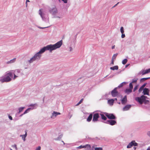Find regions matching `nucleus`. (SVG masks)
<instances>
[{
  "mask_svg": "<svg viewBox=\"0 0 150 150\" xmlns=\"http://www.w3.org/2000/svg\"><path fill=\"white\" fill-rule=\"evenodd\" d=\"M138 144L134 140H133L129 144L127 147V148H130L133 146H138Z\"/></svg>",
  "mask_w": 150,
  "mask_h": 150,
  "instance_id": "nucleus-6",
  "label": "nucleus"
},
{
  "mask_svg": "<svg viewBox=\"0 0 150 150\" xmlns=\"http://www.w3.org/2000/svg\"><path fill=\"white\" fill-rule=\"evenodd\" d=\"M8 118H9V119L10 120H12V117L10 115H9L8 116Z\"/></svg>",
  "mask_w": 150,
  "mask_h": 150,
  "instance_id": "nucleus-47",
  "label": "nucleus"
},
{
  "mask_svg": "<svg viewBox=\"0 0 150 150\" xmlns=\"http://www.w3.org/2000/svg\"><path fill=\"white\" fill-rule=\"evenodd\" d=\"M37 26V27L39 28H40V29H44V28H48L49 26H48V27H40V26Z\"/></svg>",
  "mask_w": 150,
  "mask_h": 150,
  "instance_id": "nucleus-37",
  "label": "nucleus"
},
{
  "mask_svg": "<svg viewBox=\"0 0 150 150\" xmlns=\"http://www.w3.org/2000/svg\"><path fill=\"white\" fill-rule=\"evenodd\" d=\"M25 107H21L18 108V113H19L23 111V110L25 108Z\"/></svg>",
  "mask_w": 150,
  "mask_h": 150,
  "instance_id": "nucleus-25",
  "label": "nucleus"
},
{
  "mask_svg": "<svg viewBox=\"0 0 150 150\" xmlns=\"http://www.w3.org/2000/svg\"><path fill=\"white\" fill-rule=\"evenodd\" d=\"M64 3H67V0H61Z\"/></svg>",
  "mask_w": 150,
  "mask_h": 150,
  "instance_id": "nucleus-46",
  "label": "nucleus"
},
{
  "mask_svg": "<svg viewBox=\"0 0 150 150\" xmlns=\"http://www.w3.org/2000/svg\"><path fill=\"white\" fill-rule=\"evenodd\" d=\"M149 91L148 89L145 88L144 89L143 92L144 95H149Z\"/></svg>",
  "mask_w": 150,
  "mask_h": 150,
  "instance_id": "nucleus-15",
  "label": "nucleus"
},
{
  "mask_svg": "<svg viewBox=\"0 0 150 150\" xmlns=\"http://www.w3.org/2000/svg\"><path fill=\"white\" fill-rule=\"evenodd\" d=\"M44 98H43V102L44 101Z\"/></svg>",
  "mask_w": 150,
  "mask_h": 150,
  "instance_id": "nucleus-63",
  "label": "nucleus"
},
{
  "mask_svg": "<svg viewBox=\"0 0 150 150\" xmlns=\"http://www.w3.org/2000/svg\"><path fill=\"white\" fill-rule=\"evenodd\" d=\"M62 142L63 143L64 142L63 141H62Z\"/></svg>",
  "mask_w": 150,
  "mask_h": 150,
  "instance_id": "nucleus-64",
  "label": "nucleus"
},
{
  "mask_svg": "<svg viewBox=\"0 0 150 150\" xmlns=\"http://www.w3.org/2000/svg\"><path fill=\"white\" fill-rule=\"evenodd\" d=\"M114 99V100H117V99L116 98H115Z\"/></svg>",
  "mask_w": 150,
  "mask_h": 150,
  "instance_id": "nucleus-60",
  "label": "nucleus"
},
{
  "mask_svg": "<svg viewBox=\"0 0 150 150\" xmlns=\"http://www.w3.org/2000/svg\"><path fill=\"white\" fill-rule=\"evenodd\" d=\"M14 75V77H13V79L15 80L16 79L17 77H18V76H17L16 74H15L13 73V74Z\"/></svg>",
  "mask_w": 150,
  "mask_h": 150,
  "instance_id": "nucleus-34",
  "label": "nucleus"
},
{
  "mask_svg": "<svg viewBox=\"0 0 150 150\" xmlns=\"http://www.w3.org/2000/svg\"><path fill=\"white\" fill-rule=\"evenodd\" d=\"M22 70L17 69L7 72L6 73V76L0 77V81L2 83L8 82L11 81L13 77V73L15 74L17 76H23L24 75L23 73L21 72Z\"/></svg>",
  "mask_w": 150,
  "mask_h": 150,
  "instance_id": "nucleus-2",
  "label": "nucleus"
},
{
  "mask_svg": "<svg viewBox=\"0 0 150 150\" xmlns=\"http://www.w3.org/2000/svg\"><path fill=\"white\" fill-rule=\"evenodd\" d=\"M26 2H30L29 0H26Z\"/></svg>",
  "mask_w": 150,
  "mask_h": 150,
  "instance_id": "nucleus-59",
  "label": "nucleus"
},
{
  "mask_svg": "<svg viewBox=\"0 0 150 150\" xmlns=\"http://www.w3.org/2000/svg\"><path fill=\"white\" fill-rule=\"evenodd\" d=\"M27 130H25V134L24 135H21L20 136V137H22V138L23 140L24 141H25V138L27 137Z\"/></svg>",
  "mask_w": 150,
  "mask_h": 150,
  "instance_id": "nucleus-17",
  "label": "nucleus"
},
{
  "mask_svg": "<svg viewBox=\"0 0 150 150\" xmlns=\"http://www.w3.org/2000/svg\"><path fill=\"white\" fill-rule=\"evenodd\" d=\"M147 71H148V73H150V68L149 69H147Z\"/></svg>",
  "mask_w": 150,
  "mask_h": 150,
  "instance_id": "nucleus-52",
  "label": "nucleus"
},
{
  "mask_svg": "<svg viewBox=\"0 0 150 150\" xmlns=\"http://www.w3.org/2000/svg\"><path fill=\"white\" fill-rule=\"evenodd\" d=\"M114 60L112 59V62H111V64H112V65L114 64Z\"/></svg>",
  "mask_w": 150,
  "mask_h": 150,
  "instance_id": "nucleus-49",
  "label": "nucleus"
},
{
  "mask_svg": "<svg viewBox=\"0 0 150 150\" xmlns=\"http://www.w3.org/2000/svg\"><path fill=\"white\" fill-rule=\"evenodd\" d=\"M115 45H113L112 46V49H114L115 48Z\"/></svg>",
  "mask_w": 150,
  "mask_h": 150,
  "instance_id": "nucleus-51",
  "label": "nucleus"
},
{
  "mask_svg": "<svg viewBox=\"0 0 150 150\" xmlns=\"http://www.w3.org/2000/svg\"><path fill=\"white\" fill-rule=\"evenodd\" d=\"M144 102L145 104H148L149 103V100H145L144 101Z\"/></svg>",
  "mask_w": 150,
  "mask_h": 150,
  "instance_id": "nucleus-31",
  "label": "nucleus"
},
{
  "mask_svg": "<svg viewBox=\"0 0 150 150\" xmlns=\"http://www.w3.org/2000/svg\"><path fill=\"white\" fill-rule=\"evenodd\" d=\"M70 51H71L72 50V49L71 47H69Z\"/></svg>",
  "mask_w": 150,
  "mask_h": 150,
  "instance_id": "nucleus-53",
  "label": "nucleus"
},
{
  "mask_svg": "<svg viewBox=\"0 0 150 150\" xmlns=\"http://www.w3.org/2000/svg\"><path fill=\"white\" fill-rule=\"evenodd\" d=\"M60 114L61 113L60 112L54 111L52 114V115L51 116V118L53 119H54L57 115Z\"/></svg>",
  "mask_w": 150,
  "mask_h": 150,
  "instance_id": "nucleus-11",
  "label": "nucleus"
},
{
  "mask_svg": "<svg viewBox=\"0 0 150 150\" xmlns=\"http://www.w3.org/2000/svg\"><path fill=\"white\" fill-rule=\"evenodd\" d=\"M55 140H59V137L57 138V139H55Z\"/></svg>",
  "mask_w": 150,
  "mask_h": 150,
  "instance_id": "nucleus-58",
  "label": "nucleus"
},
{
  "mask_svg": "<svg viewBox=\"0 0 150 150\" xmlns=\"http://www.w3.org/2000/svg\"><path fill=\"white\" fill-rule=\"evenodd\" d=\"M134 149H136V147H134Z\"/></svg>",
  "mask_w": 150,
  "mask_h": 150,
  "instance_id": "nucleus-62",
  "label": "nucleus"
},
{
  "mask_svg": "<svg viewBox=\"0 0 150 150\" xmlns=\"http://www.w3.org/2000/svg\"><path fill=\"white\" fill-rule=\"evenodd\" d=\"M105 115L110 120L115 119L116 117L112 114H108L105 112Z\"/></svg>",
  "mask_w": 150,
  "mask_h": 150,
  "instance_id": "nucleus-8",
  "label": "nucleus"
},
{
  "mask_svg": "<svg viewBox=\"0 0 150 150\" xmlns=\"http://www.w3.org/2000/svg\"><path fill=\"white\" fill-rule=\"evenodd\" d=\"M12 146L13 148H15L16 149H17V147L16 146V144L12 145Z\"/></svg>",
  "mask_w": 150,
  "mask_h": 150,
  "instance_id": "nucleus-44",
  "label": "nucleus"
},
{
  "mask_svg": "<svg viewBox=\"0 0 150 150\" xmlns=\"http://www.w3.org/2000/svg\"><path fill=\"white\" fill-rule=\"evenodd\" d=\"M122 104L123 105H125L127 101V96H125L121 100Z\"/></svg>",
  "mask_w": 150,
  "mask_h": 150,
  "instance_id": "nucleus-12",
  "label": "nucleus"
},
{
  "mask_svg": "<svg viewBox=\"0 0 150 150\" xmlns=\"http://www.w3.org/2000/svg\"><path fill=\"white\" fill-rule=\"evenodd\" d=\"M83 98L81 99V100L79 101V102L76 104V105H79L83 101Z\"/></svg>",
  "mask_w": 150,
  "mask_h": 150,
  "instance_id": "nucleus-35",
  "label": "nucleus"
},
{
  "mask_svg": "<svg viewBox=\"0 0 150 150\" xmlns=\"http://www.w3.org/2000/svg\"><path fill=\"white\" fill-rule=\"evenodd\" d=\"M37 106V104L35 103V104H31L30 105H29V106H30V107H32V108H34V107L35 106Z\"/></svg>",
  "mask_w": 150,
  "mask_h": 150,
  "instance_id": "nucleus-30",
  "label": "nucleus"
},
{
  "mask_svg": "<svg viewBox=\"0 0 150 150\" xmlns=\"http://www.w3.org/2000/svg\"><path fill=\"white\" fill-rule=\"evenodd\" d=\"M137 79H133L132 80V81L131 83H136L137 82Z\"/></svg>",
  "mask_w": 150,
  "mask_h": 150,
  "instance_id": "nucleus-36",
  "label": "nucleus"
},
{
  "mask_svg": "<svg viewBox=\"0 0 150 150\" xmlns=\"http://www.w3.org/2000/svg\"><path fill=\"white\" fill-rule=\"evenodd\" d=\"M72 114H71L70 113H69V119H70L71 117L72 116Z\"/></svg>",
  "mask_w": 150,
  "mask_h": 150,
  "instance_id": "nucleus-48",
  "label": "nucleus"
},
{
  "mask_svg": "<svg viewBox=\"0 0 150 150\" xmlns=\"http://www.w3.org/2000/svg\"><path fill=\"white\" fill-rule=\"evenodd\" d=\"M125 93L127 94H129L132 92V89L130 88L127 89L125 91Z\"/></svg>",
  "mask_w": 150,
  "mask_h": 150,
  "instance_id": "nucleus-23",
  "label": "nucleus"
},
{
  "mask_svg": "<svg viewBox=\"0 0 150 150\" xmlns=\"http://www.w3.org/2000/svg\"><path fill=\"white\" fill-rule=\"evenodd\" d=\"M114 100L112 99H110L108 100V104L110 105H112L114 102Z\"/></svg>",
  "mask_w": 150,
  "mask_h": 150,
  "instance_id": "nucleus-19",
  "label": "nucleus"
},
{
  "mask_svg": "<svg viewBox=\"0 0 150 150\" xmlns=\"http://www.w3.org/2000/svg\"><path fill=\"white\" fill-rule=\"evenodd\" d=\"M117 103L118 104H120V102H117Z\"/></svg>",
  "mask_w": 150,
  "mask_h": 150,
  "instance_id": "nucleus-61",
  "label": "nucleus"
},
{
  "mask_svg": "<svg viewBox=\"0 0 150 150\" xmlns=\"http://www.w3.org/2000/svg\"><path fill=\"white\" fill-rule=\"evenodd\" d=\"M93 115L92 114H90L88 118L87 119V121L88 122H90L92 118Z\"/></svg>",
  "mask_w": 150,
  "mask_h": 150,
  "instance_id": "nucleus-18",
  "label": "nucleus"
},
{
  "mask_svg": "<svg viewBox=\"0 0 150 150\" xmlns=\"http://www.w3.org/2000/svg\"><path fill=\"white\" fill-rule=\"evenodd\" d=\"M117 55V53L114 54L112 57V59L114 60L115 59Z\"/></svg>",
  "mask_w": 150,
  "mask_h": 150,
  "instance_id": "nucleus-29",
  "label": "nucleus"
},
{
  "mask_svg": "<svg viewBox=\"0 0 150 150\" xmlns=\"http://www.w3.org/2000/svg\"><path fill=\"white\" fill-rule=\"evenodd\" d=\"M62 44V40H61L54 44H50L43 47L40 49L38 52L36 53L30 60H28V63L29 64H30L35 61L39 60L41 57L42 54L45 51L48 50L50 52H52L53 50L60 48Z\"/></svg>",
  "mask_w": 150,
  "mask_h": 150,
  "instance_id": "nucleus-1",
  "label": "nucleus"
},
{
  "mask_svg": "<svg viewBox=\"0 0 150 150\" xmlns=\"http://www.w3.org/2000/svg\"><path fill=\"white\" fill-rule=\"evenodd\" d=\"M129 65V64L126 65L125 66V67H127Z\"/></svg>",
  "mask_w": 150,
  "mask_h": 150,
  "instance_id": "nucleus-55",
  "label": "nucleus"
},
{
  "mask_svg": "<svg viewBox=\"0 0 150 150\" xmlns=\"http://www.w3.org/2000/svg\"><path fill=\"white\" fill-rule=\"evenodd\" d=\"M131 105H127L124 107L123 108V111H126L128 110L131 107Z\"/></svg>",
  "mask_w": 150,
  "mask_h": 150,
  "instance_id": "nucleus-16",
  "label": "nucleus"
},
{
  "mask_svg": "<svg viewBox=\"0 0 150 150\" xmlns=\"http://www.w3.org/2000/svg\"><path fill=\"white\" fill-rule=\"evenodd\" d=\"M100 114L98 113H95L93 114L92 121L94 122L98 121V118L99 117Z\"/></svg>",
  "mask_w": 150,
  "mask_h": 150,
  "instance_id": "nucleus-7",
  "label": "nucleus"
},
{
  "mask_svg": "<svg viewBox=\"0 0 150 150\" xmlns=\"http://www.w3.org/2000/svg\"><path fill=\"white\" fill-rule=\"evenodd\" d=\"M148 73L147 69L146 70H142L138 73V75H141V74L144 75Z\"/></svg>",
  "mask_w": 150,
  "mask_h": 150,
  "instance_id": "nucleus-13",
  "label": "nucleus"
},
{
  "mask_svg": "<svg viewBox=\"0 0 150 150\" xmlns=\"http://www.w3.org/2000/svg\"><path fill=\"white\" fill-rule=\"evenodd\" d=\"M149 79H150V77L143 78L141 79L140 81L141 82H143Z\"/></svg>",
  "mask_w": 150,
  "mask_h": 150,
  "instance_id": "nucleus-27",
  "label": "nucleus"
},
{
  "mask_svg": "<svg viewBox=\"0 0 150 150\" xmlns=\"http://www.w3.org/2000/svg\"><path fill=\"white\" fill-rule=\"evenodd\" d=\"M87 148L90 149L91 148V146L90 145L86 144L84 146L81 145L78 147V149H81V148Z\"/></svg>",
  "mask_w": 150,
  "mask_h": 150,
  "instance_id": "nucleus-14",
  "label": "nucleus"
},
{
  "mask_svg": "<svg viewBox=\"0 0 150 150\" xmlns=\"http://www.w3.org/2000/svg\"><path fill=\"white\" fill-rule=\"evenodd\" d=\"M119 2H118L112 8H114L119 3Z\"/></svg>",
  "mask_w": 150,
  "mask_h": 150,
  "instance_id": "nucleus-50",
  "label": "nucleus"
},
{
  "mask_svg": "<svg viewBox=\"0 0 150 150\" xmlns=\"http://www.w3.org/2000/svg\"><path fill=\"white\" fill-rule=\"evenodd\" d=\"M120 32L122 33H124V28L123 27H121L120 28Z\"/></svg>",
  "mask_w": 150,
  "mask_h": 150,
  "instance_id": "nucleus-33",
  "label": "nucleus"
},
{
  "mask_svg": "<svg viewBox=\"0 0 150 150\" xmlns=\"http://www.w3.org/2000/svg\"><path fill=\"white\" fill-rule=\"evenodd\" d=\"M147 135L148 136L150 137V131H149L147 132Z\"/></svg>",
  "mask_w": 150,
  "mask_h": 150,
  "instance_id": "nucleus-43",
  "label": "nucleus"
},
{
  "mask_svg": "<svg viewBox=\"0 0 150 150\" xmlns=\"http://www.w3.org/2000/svg\"><path fill=\"white\" fill-rule=\"evenodd\" d=\"M138 88V86H136L134 88L133 91L134 92Z\"/></svg>",
  "mask_w": 150,
  "mask_h": 150,
  "instance_id": "nucleus-38",
  "label": "nucleus"
},
{
  "mask_svg": "<svg viewBox=\"0 0 150 150\" xmlns=\"http://www.w3.org/2000/svg\"><path fill=\"white\" fill-rule=\"evenodd\" d=\"M122 35H121V37L122 38H125V34H124L123 33H122Z\"/></svg>",
  "mask_w": 150,
  "mask_h": 150,
  "instance_id": "nucleus-45",
  "label": "nucleus"
},
{
  "mask_svg": "<svg viewBox=\"0 0 150 150\" xmlns=\"http://www.w3.org/2000/svg\"><path fill=\"white\" fill-rule=\"evenodd\" d=\"M34 109V108H28L27 110H26L24 112L23 114H25L29 112L31 110H33Z\"/></svg>",
  "mask_w": 150,
  "mask_h": 150,
  "instance_id": "nucleus-22",
  "label": "nucleus"
},
{
  "mask_svg": "<svg viewBox=\"0 0 150 150\" xmlns=\"http://www.w3.org/2000/svg\"><path fill=\"white\" fill-rule=\"evenodd\" d=\"M16 60V58H14L13 59L11 60L10 61H8L7 62V64H11L14 62Z\"/></svg>",
  "mask_w": 150,
  "mask_h": 150,
  "instance_id": "nucleus-21",
  "label": "nucleus"
},
{
  "mask_svg": "<svg viewBox=\"0 0 150 150\" xmlns=\"http://www.w3.org/2000/svg\"><path fill=\"white\" fill-rule=\"evenodd\" d=\"M39 14L42 18L43 21L48 23L49 22V18H48L46 19V18L45 16V14L42 13L41 9H40L39 10Z\"/></svg>",
  "mask_w": 150,
  "mask_h": 150,
  "instance_id": "nucleus-5",
  "label": "nucleus"
},
{
  "mask_svg": "<svg viewBox=\"0 0 150 150\" xmlns=\"http://www.w3.org/2000/svg\"><path fill=\"white\" fill-rule=\"evenodd\" d=\"M129 88H130L132 89L133 88V85H132V83H130L129 84Z\"/></svg>",
  "mask_w": 150,
  "mask_h": 150,
  "instance_id": "nucleus-32",
  "label": "nucleus"
},
{
  "mask_svg": "<svg viewBox=\"0 0 150 150\" xmlns=\"http://www.w3.org/2000/svg\"><path fill=\"white\" fill-rule=\"evenodd\" d=\"M92 148H94L95 150H102L103 148L101 147H94V146H93L92 147Z\"/></svg>",
  "mask_w": 150,
  "mask_h": 150,
  "instance_id": "nucleus-26",
  "label": "nucleus"
},
{
  "mask_svg": "<svg viewBox=\"0 0 150 150\" xmlns=\"http://www.w3.org/2000/svg\"><path fill=\"white\" fill-rule=\"evenodd\" d=\"M127 62V59H125L124 60H123L122 61V64H125Z\"/></svg>",
  "mask_w": 150,
  "mask_h": 150,
  "instance_id": "nucleus-28",
  "label": "nucleus"
},
{
  "mask_svg": "<svg viewBox=\"0 0 150 150\" xmlns=\"http://www.w3.org/2000/svg\"><path fill=\"white\" fill-rule=\"evenodd\" d=\"M148 98L144 95H142L140 97H136L135 98L136 100L140 104H142L144 100Z\"/></svg>",
  "mask_w": 150,
  "mask_h": 150,
  "instance_id": "nucleus-4",
  "label": "nucleus"
},
{
  "mask_svg": "<svg viewBox=\"0 0 150 150\" xmlns=\"http://www.w3.org/2000/svg\"><path fill=\"white\" fill-rule=\"evenodd\" d=\"M49 12L53 16L54 18H61V17L57 16V14L58 11L57 8L55 7L50 8L49 9Z\"/></svg>",
  "mask_w": 150,
  "mask_h": 150,
  "instance_id": "nucleus-3",
  "label": "nucleus"
},
{
  "mask_svg": "<svg viewBox=\"0 0 150 150\" xmlns=\"http://www.w3.org/2000/svg\"><path fill=\"white\" fill-rule=\"evenodd\" d=\"M40 149L41 147L40 146H39L37 147L36 148L35 150H40Z\"/></svg>",
  "mask_w": 150,
  "mask_h": 150,
  "instance_id": "nucleus-39",
  "label": "nucleus"
},
{
  "mask_svg": "<svg viewBox=\"0 0 150 150\" xmlns=\"http://www.w3.org/2000/svg\"><path fill=\"white\" fill-rule=\"evenodd\" d=\"M146 83H144L141 87L143 89L144 87L146 86Z\"/></svg>",
  "mask_w": 150,
  "mask_h": 150,
  "instance_id": "nucleus-42",
  "label": "nucleus"
},
{
  "mask_svg": "<svg viewBox=\"0 0 150 150\" xmlns=\"http://www.w3.org/2000/svg\"><path fill=\"white\" fill-rule=\"evenodd\" d=\"M123 83H122L121 84H120L118 86V88L121 87H122V86H123Z\"/></svg>",
  "mask_w": 150,
  "mask_h": 150,
  "instance_id": "nucleus-41",
  "label": "nucleus"
},
{
  "mask_svg": "<svg viewBox=\"0 0 150 150\" xmlns=\"http://www.w3.org/2000/svg\"><path fill=\"white\" fill-rule=\"evenodd\" d=\"M146 150H150V147H149Z\"/></svg>",
  "mask_w": 150,
  "mask_h": 150,
  "instance_id": "nucleus-56",
  "label": "nucleus"
},
{
  "mask_svg": "<svg viewBox=\"0 0 150 150\" xmlns=\"http://www.w3.org/2000/svg\"><path fill=\"white\" fill-rule=\"evenodd\" d=\"M100 115L101 116V119L104 120H107L106 117L102 113L100 114Z\"/></svg>",
  "mask_w": 150,
  "mask_h": 150,
  "instance_id": "nucleus-20",
  "label": "nucleus"
},
{
  "mask_svg": "<svg viewBox=\"0 0 150 150\" xmlns=\"http://www.w3.org/2000/svg\"><path fill=\"white\" fill-rule=\"evenodd\" d=\"M122 83H123V84H125L126 83V82H123Z\"/></svg>",
  "mask_w": 150,
  "mask_h": 150,
  "instance_id": "nucleus-57",
  "label": "nucleus"
},
{
  "mask_svg": "<svg viewBox=\"0 0 150 150\" xmlns=\"http://www.w3.org/2000/svg\"><path fill=\"white\" fill-rule=\"evenodd\" d=\"M118 69V67L117 66H115L113 67H111L110 69L111 70H117Z\"/></svg>",
  "mask_w": 150,
  "mask_h": 150,
  "instance_id": "nucleus-24",
  "label": "nucleus"
},
{
  "mask_svg": "<svg viewBox=\"0 0 150 150\" xmlns=\"http://www.w3.org/2000/svg\"><path fill=\"white\" fill-rule=\"evenodd\" d=\"M117 87H116L111 91V93L112 97H115L117 96L118 92L117 91Z\"/></svg>",
  "mask_w": 150,
  "mask_h": 150,
  "instance_id": "nucleus-9",
  "label": "nucleus"
},
{
  "mask_svg": "<svg viewBox=\"0 0 150 150\" xmlns=\"http://www.w3.org/2000/svg\"><path fill=\"white\" fill-rule=\"evenodd\" d=\"M143 89V88H141L140 87L139 90V93H141L142 92V91Z\"/></svg>",
  "mask_w": 150,
  "mask_h": 150,
  "instance_id": "nucleus-40",
  "label": "nucleus"
},
{
  "mask_svg": "<svg viewBox=\"0 0 150 150\" xmlns=\"http://www.w3.org/2000/svg\"><path fill=\"white\" fill-rule=\"evenodd\" d=\"M105 123L109 124L111 125H113L116 124V122L114 120H108L106 122H104Z\"/></svg>",
  "mask_w": 150,
  "mask_h": 150,
  "instance_id": "nucleus-10",
  "label": "nucleus"
},
{
  "mask_svg": "<svg viewBox=\"0 0 150 150\" xmlns=\"http://www.w3.org/2000/svg\"><path fill=\"white\" fill-rule=\"evenodd\" d=\"M24 114H23V113L21 115H20V117H22Z\"/></svg>",
  "mask_w": 150,
  "mask_h": 150,
  "instance_id": "nucleus-54",
  "label": "nucleus"
}]
</instances>
